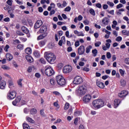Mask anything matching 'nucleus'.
Masks as SVG:
<instances>
[{"label": "nucleus", "mask_w": 129, "mask_h": 129, "mask_svg": "<svg viewBox=\"0 0 129 129\" xmlns=\"http://www.w3.org/2000/svg\"><path fill=\"white\" fill-rule=\"evenodd\" d=\"M44 58L50 64H54L56 60V55L51 51H46L44 53Z\"/></svg>", "instance_id": "obj_1"}, {"label": "nucleus", "mask_w": 129, "mask_h": 129, "mask_svg": "<svg viewBox=\"0 0 129 129\" xmlns=\"http://www.w3.org/2000/svg\"><path fill=\"white\" fill-rule=\"evenodd\" d=\"M87 91V87L85 85H83L79 87V89L76 91V93L79 96H80L81 95H84L86 93Z\"/></svg>", "instance_id": "obj_3"}, {"label": "nucleus", "mask_w": 129, "mask_h": 129, "mask_svg": "<svg viewBox=\"0 0 129 129\" xmlns=\"http://www.w3.org/2000/svg\"><path fill=\"white\" fill-rule=\"evenodd\" d=\"M32 70H33V67H29L27 70V71L29 72V73H31V72H32Z\"/></svg>", "instance_id": "obj_58"}, {"label": "nucleus", "mask_w": 129, "mask_h": 129, "mask_svg": "<svg viewBox=\"0 0 129 129\" xmlns=\"http://www.w3.org/2000/svg\"><path fill=\"white\" fill-rule=\"evenodd\" d=\"M35 76L36 77V78H40V77H41V75L38 73H36Z\"/></svg>", "instance_id": "obj_64"}, {"label": "nucleus", "mask_w": 129, "mask_h": 129, "mask_svg": "<svg viewBox=\"0 0 129 129\" xmlns=\"http://www.w3.org/2000/svg\"><path fill=\"white\" fill-rule=\"evenodd\" d=\"M124 61L125 64L129 65V57L125 58Z\"/></svg>", "instance_id": "obj_43"}, {"label": "nucleus", "mask_w": 129, "mask_h": 129, "mask_svg": "<svg viewBox=\"0 0 129 129\" xmlns=\"http://www.w3.org/2000/svg\"><path fill=\"white\" fill-rule=\"evenodd\" d=\"M69 108V103H66L64 105V109H68Z\"/></svg>", "instance_id": "obj_59"}, {"label": "nucleus", "mask_w": 129, "mask_h": 129, "mask_svg": "<svg viewBox=\"0 0 129 129\" xmlns=\"http://www.w3.org/2000/svg\"><path fill=\"white\" fill-rule=\"evenodd\" d=\"M26 118L27 121H28V122H30V123H35V120H34L33 118L28 116H27Z\"/></svg>", "instance_id": "obj_25"}, {"label": "nucleus", "mask_w": 129, "mask_h": 129, "mask_svg": "<svg viewBox=\"0 0 129 129\" xmlns=\"http://www.w3.org/2000/svg\"><path fill=\"white\" fill-rule=\"evenodd\" d=\"M122 7H123V5L121 4H119L116 6V9H120V8H122Z\"/></svg>", "instance_id": "obj_61"}, {"label": "nucleus", "mask_w": 129, "mask_h": 129, "mask_svg": "<svg viewBox=\"0 0 129 129\" xmlns=\"http://www.w3.org/2000/svg\"><path fill=\"white\" fill-rule=\"evenodd\" d=\"M40 114L41 115H42L43 117L45 116V112H44V110L42 109L40 111Z\"/></svg>", "instance_id": "obj_53"}, {"label": "nucleus", "mask_w": 129, "mask_h": 129, "mask_svg": "<svg viewBox=\"0 0 129 129\" xmlns=\"http://www.w3.org/2000/svg\"><path fill=\"white\" fill-rule=\"evenodd\" d=\"M33 55L35 58H40V52L38 50H35L33 52Z\"/></svg>", "instance_id": "obj_22"}, {"label": "nucleus", "mask_w": 129, "mask_h": 129, "mask_svg": "<svg viewBox=\"0 0 129 129\" xmlns=\"http://www.w3.org/2000/svg\"><path fill=\"white\" fill-rule=\"evenodd\" d=\"M50 84H51V85H53V86L55 85L56 84V82L53 79H50Z\"/></svg>", "instance_id": "obj_41"}, {"label": "nucleus", "mask_w": 129, "mask_h": 129, "mask_svg": "<svg viewBox=\"0 0 129 129\" xmlns=\"http://www.w3.org/2000/svg\"><path fill=\"white\" fill-rule=\"evenodd\" d=\"M56 80L57 84L60 86H64L66 84V80L61 75L56 76Z\"/></svg>", "instance_id": "obj_4"}, {"label": "nucleus", "mask_w": 129, "mask_h": 129, "mask_svg": "<svg viewBox=\"0 0 129 129\" xmlns=\"http://www.w3.org/2000/svg\"><path fill=\"white\" fill-rule=\"evenodd\" d=\"M72 71V67L68 65L66 66L63 67V73L65 74L69 73V72H71Z\"/></svg>", "instance_id": "obj_8"}, {"label": "nucleus", "mask_w": 129, "mask_h": 129, "mask_svg": "<svg viewBox=\"0 0 129 129\" xmlns=\"http://www.w3.org/2000/svg\"><path fill=\"white\" fill-rule=\"evenodd\" d=\"M7 4H8L9 6H12L13 5V0H8L7 1Z\"/></svg>", "instance_id": "obj_47"}, {"label": "nucleus", "mask_w": 129, "mask_h": 129, "mask_svg": "<svg viewBox=\"0 0 129 129\" xmlns=\"http://www.w3.org/2000/svg\"><path fill=\"white\" fill-rule=\"evenodd\" d=\"M26 59L27 61H28V62H30V63H32L34 61L33 57L30 55H26Z\"/></svg>", "instance_id": "obj_19"}, {"label": "nucleus", "mask_w": 129, "mask_h": 129, "mask_svg": "<svg viewBox=\"0 0 129 129\" xmlns=\"http://www.w3.org/2000/svg\"><path fill=\"white\" fill-rule=\"evenodd\" d=\"M54 70L52 67L50 66H45V74L48 77L52 76V75H54Z\"/></svg>", "instance_id": "obj_5"}, {"label": "nucleus", "mask_w": 129, "mask_h": 129, "mask_svg": "<svg viewBox=\"0 0 129 129\" xmlns=\"http://www.w3.org/2000/svg\"><path fill=\"white\" fill-rule=\"evenodd\" d=\"M128 93L126 91H122L121 92L118 93L119 97H125L127 95Z\"/></svg>", "instance_id": "obj_15"}, {"label": "nucleus", "mask_w": 129, "mask_h": 129, "mask_svg": "<svg viewBox=\"0 0 129 129\" xmlns=\"http://www.w3.org/2000/svg\"><path fill=\"white\" fill-rule=\"evenodd\" d=\"M82 82H83V79L79 76H76L73 81L74 84L76 85L81 84Z\"/></svg>", "instance_id": "obj_7"}, {"label": "nucleus", "mask_w": 129, "mask_h": 129, "mask_svg": "<svg viewBox=\"0 0 129 129\" xmlns=\"http://www.w3.org/2000/svg\"><path fill=\"white\" fill-rule=\"evenodd\" d=\"M1 68L4 70H10V67L6 65H2Z\"/></svg>", "instance_id": "obj_36"}, {"label": "nucleus", "mask_w": 129, "mask_h": 129, "mask_svg": "<svg viewBox=\"0 0 129 129\" xmlns=\"http://www.w3.org/2000/svg\"><path fill=\"white\" fill-rule=\"evenodd\" d=\"M40 61L42 64H45L46 63V60L43 58L40 59Z\"/></svg>", "instance_id": "obj_52"}, {"label": "nucleus", "mask_w": 129, "mask_h": 129, "mask_svg": "<svg viewBox=\"0 0 129 129\" xmlns=\"http://www.w3.org/2000/svg\"><path fill=\"white\" fill-rule=\"evenodd\" d=\"M96 85L99 87V88H101L102 89H103L104 87H105V86L104 85V83L97 80L96 81Z\"/></svg>", "instance_id": "obj_14"}, {"label": "nucleus", "mask_w": 129, "mask_h": 129, "mask_svg": "<svg viewBox=\"0 0 129 129\" xmlns=\"http://www.w3.org/2000/svg\"><path fill=\"white\" fill-rule=\"evenodd\" d=\"M42 25H43V22L42 20H38L34 25V28L35 29H39Z\"/></svg>", "instance_id": "obj_13"}, {"label": "nucleus", "mask_w": 129, "mask_h": 129, "mask_svg": "<svg viewBox=\"0 0 129 129\" xmlns=\"http://www.w3.org/2000/svg\"><path fill=\"white\" fill-rule=\"evenodd\" d=\"M79 37L80 36H82V37H83L84 36V34H83V32H82V31L81 32H79L78 33V35Z\"/></svg>", "instance_id": "obj_55"}, {"label": "nucleus", "mask_w": 129, "mask_h": 129, "mask_svg": "<svg viewBox=\"0 0 129 129\" xmlns=\"http://www.w3.org/2000/svg\"><path fill=\"white\" fill-rule=\"evenodd\" d=\"M17 96V92L15 91H10L8 94V99H14Z\"/></svg>", "instance_id": "obj_6"}, {"label": "nucleus", "mask_w": 129, "mask_h": 129, "mask_svg": "<svg viewBox=\"0 0 129 129\" xmlns=\"http://www.w3.org/2000/svg\"><path fill=\"white\" fill-rule=\"evenodd\" d=\"M82 70H83V71H86V72H89L90 69H89V68H88L84 67V68H83Z\"/></svg>", "instance_id": "obj_45"}, {"label": "nucleus", "mask_w": 129, "mask_h": 129, "mask_svg": "<svg viewBox=\"0 0 129 129\" xmlns=\"http://www.w3.org/2000/svg\"><path fill=\"white\" fill-rule=\"evenodd\" d=\"M53 94H54V95H56V96H59L60 97H62V95L58 92V91H53L52 92Z\"/></svg>", "instance_id": "obj_32"}, {"label": "nucleus", "mask_w": 129, "mask_h": 129, "mask_svg": "<svg viewBox=\"0 0 129 129\" xmlns=\"http://www.w3.org/2000/svg\"><path fill=\"white\" fill-rule=\"evenodd\" d=\"M53 105H54V106H55V107H57V108H60V106H59V104H58V103L57 102H54Z\"/></svg>", "instance_id": "obj_51"}, {"label": "nucleus", "mask_w": 129, "mask_h": 129, "mask_svg": "<svg viewBox=\"0 0 129 129\" xmlns=\"http://www.w3.org/2000/svg\"><path fill=\"white\" fill-rule=\"evenodd\" d=\"M80 43L79 42V41L77 40L75 42V47H79V46H80Z\"/></svg>", "instance_id": "obj_54"}, {"label": "nucleus", "mask_w": 129, "mask_h": 129, "mask_svg": "<svg viewBox=\"0 0 129 129\" xmlns=\"http://www.w3.org/2000/svg\"><path fill=\"white\" fill-rule=\"evenodd\" d=\"M93 105L95 108L99 109L104 106V102L102 99H97L93 101Z\"/></svg>", "instance_id": "obj_2"}, {"label": "nucleus", "mask_w": 129, "mask_h": 129, "mask_svg": "<svg viewBox=\"0 0 129 129\" xmlns=\"http://www.w3.org/2000/svg\"><path fill=\"white\" fill-rule=\"evenodd\" d=\"M23 81V79H20L18 81V84L20 87H22L23 86V84H22V82Z\"/></svg>", "instance_id": "obj_40"}, {"label": "nucleus", "mask_w": 129, "mask_h": 129, "mask_svg": "<svg viewBox=\"0 0 129 129\" xmlns=\"http://www.w3.org/2000/svg\"><path fill=\"white\" fill-rule=\"evenodd\" d=\"M120 100L118 99H116L114 101V108H117V107L120 104Z\"/></svg>", "instance_id": "obj_16"}, {"label": "nucleus", "mask_w": 129, "mask_h": 129, "mask_svg": "<svg viewBox=\"0 0 129 129\" xmlns=\"http://www.w3.org/2000/svg\"><path fill=\"white\" fill-rule=\"evenodd\" d=\"M83 100L85 103H88L91 100V95L90 94L85 95L83 98Z\"/></svg>", "instance_id": "obj_9"}, {"label": "nucleus", "mask_w": 129, "mask_h": 129, "mask_svg": "<svg viewBox=\"0 0 129 129\" xmlns=\"http://www.w3.org/2000/svg\"><path fill=\"white\" fill-rule=\"evenodd\" d=\"M78 21H82V19H83V17L81 15H79L78 18Z\"/></svg>", "instance_id": "obj_62"}, {"label": "nucleus", "mask_w": 129, "mask_h": 129, "mask_svg": "<svg viewBox=\"0 0 129 129\" xmlns=\"http://www.w3.org/2000/svg\"><path fill=\"white\" fill-rule=\"evenodd\" d=\"M121 33L122 35H124V36H129V31H127L125 30H122Z\"/></svg>", "instance_id": "obj_29"}, {"label": "nucleus", "mask_w": 129, "mask_h": 129, "mask_svg": "<svg viewBox=\"0 0 129 129\" xmlns=\"http://www.w3.org/2000/svg\"><path fill=\"white\" fill-rule=\"evenodd\" d=\"M6 81H1L0 84V89H5V88H6Z\"/></svg>", "instance_id": "obj_18"}, {"label": "nucleus", "mask_w": 129, "mask_h": 129, "mask_svg": "<svg viewBox=\"0 0 129 129\" xmlns=\"http://www.w3.org/2000/svg\"><path fill=\"white\" fill-rule=\"evenodd\" d=\"M92 53L93 57H96V56H97V53H98V51H97V49H95L92 50Z\"/></svg>", "instance_id": "obj_28"}, {"label": "nucleus", "mask_w": 129, "mask_h": 129, "mask_svg": "<svg viewBox=\"0 0 129 129\" xmlns=\"http://www.w3.org/2000/svg\"><path fill=\"white\" fill-rule=\"evenodd\" d=\"M25 52L26 54H28V55H30V54H32V49L31 48L27 47L25 49Z\"/></svg>", "instance_id": "obj_26"}, {"label": "nucleus", "mask_w": 129, "mask_h": 129, "mask_svg": "<svg viewBox=\"0 0 129 129\" xmlns=\"http://www.w3.org/2000/svg\"><path fill=\"white\" fill-rule=\"evenodd\" d=\"M119 72L120 73L121 76H123V77L124 76V74L125 73V71L122 70V69H119Z\"/></svg>", "instance_id": "obj_34"}, {"label": "nucleus", "mask_w": 129, "mask_h": 129, "mask_svg": "<svg viewBox=\"0 0 129 129\" xmlns=\"http://www.w3.org/2000/svg\"><path fill=\"white\" fill-rule=\"evenodd\" d=\"M22 99V98L20 96L17 97L15 100L13 101L12 102V104H13L15 106L16 105H18L19 103L21 101V100Z\"/></svg>", "instance_id": "obj_12"}, {"label": "nucleus", "mask_w": 129, "mask_h": 129, "mask_svg": "<svg viewBox=\"0 0 129 129\" xmlns=\"http://www.w3.org/2000/svg\"><path fill=\"white\" fill-rule=\"evenodd\" d=\"M55 10L53 9L51 11H50V12L49 13L50 16H52V15H54L55 14Z\"/></svg>", "instance_id": "obj_63"}, {"label": "nucleus", "mask_w": 129, "mask_h": 129, "mask_svg": "<svg viewBox=\"0 0 129 129\" xmlns=\"http://www.w3.org/2000/svg\"><path fill=\"white\" fill-rule=\"evenodd\" d=\"M71 11V7L68 6L64 9V12H70Z\"/></svg>", "instance_id": "obj_46"}, {"label": "nucleus", "mask_w": 129, "mask_h": 129, "mask_svg": "<svg viewBox=\"0 0 129 129\" xmlns=\"http://www.w3.org/2000/svg\"><path fill=\"white\" fill-rule=\"evenodd\" d=\"M31 114H36L37 113V109L35 108H32L30 110Z\"/></svg>", "instance_id": "obj_33"}, {"label": "nucleus", "mask_w": 129, "mask_h": 129, "mask_svg": "<svg viewBox=\"0 0 129 129\" xmlns=\"http://www.w3.org/2000/svg\"><path fill=\"white\" fill-rule=\"evenodd\" d=\"M106 57L108 59H110V58H111V54H110V52H107Z\"/></svg>", "instance_id": "obj_49"}, {"label": "nucleus", "mask_w": 129, "mask_h": 129, "mask_svg": "<svg viewBox=\"0 0 129 129\" xmlns=\"http://www.w3.org/2000/svg\"><path fill=\"white\" fill-rule=\"evenodd\" d=\"M120 84L122 87H124L126 85V81L123 79H121L120 81Z\"/></svg>", "instance_id": "obj_21"}, {"label": "nucleus", "mask_w": 129, "mask_h": 129, "mask_svg": "<svg viewBox=\"0 0 129 129\" xmlns=\"http://www.w3.org/2000/svg\"><path fill=\"white\" fill-rule=\"evenodd\" d=\"M110 22V19L108 17H104L102 20V25L101 26H107L109 22Z\"/></svg>", "instance_id": "obj_10"}, {"label": "nucleus", "mask_w": 129, "mask_h": 129, "mask_svg": "<svg viewBox=\"0 0 129 129\" xmlns=\"http://www.w3.org/2000/svg\"><path fill=\"white\" fill-rule=\"evenodd\" d=\"M107 12L108 14H110V15H112V16L114 15V10H111L110 11L107 10Z\"/></svg>", "instance_id": "obj_50"}, {"label": "nucleus", "mask_w": 129, "mask_h": 129, "mask_svg": "<svg viewBox=\"0 0 129 129\" xmlns=\"http://www.w3.org/2000/svg\"><path fill=\"white\" fill-rule=\"evenodd\" d=\"M101 45V42L97 41L96 43H95V46L96 47H99Z\"/></svg>", "instance_id": "obj_48"}, {"label": "nucleus", "mask_w": 129, "mask_h": 129, "mask_svg": "<svg viewBox=\"0 0 129 129\" xmlns=\"http://www.w3.org/2000/svg\"><path fill=\"white\" fill-rule=\"evenodd\" d=\"M17 49H19V50H23L24 49V45L23 44H19L17 47Z\"/></svg>", "instance_id": "obj_42"}, {"label": "nucleus", "mask_w": 129, "mask_h": 129, "mask_svg": "<svg viewBox=\"0 0 129 129\" xmlns=\"http://www.w3.org/2000/svg\"><path fill=\"white\" fill-rule=\"evenodd\" d=\"M90 14L92 15V16H95V11L93 10V9H91L89 11Z\"/></svg>", "instance_id": "obj_39"}, {"label": "nucleus", "mask_w": 129, "mask_h": 129, "mask_svg": "<svg viewBox=\"0 0 129 129\" xmlns=\"http://www.w3.org/2000/svg\"><path fill=\"white\" fill-rule=\"evenodd\" d=\"M45 44H46V41L45 40H41L39 42L40 47H43V46H45Z\"/></svg>", "instance_id": "obj_31"}, {"label": "nucleus", "mask_w": 129, "mask_h": 129, "mask_svg": "<svg viewBox=\"0 0 129 129\" xmlns=\"http://www.w3.org/2000/svg\"><path fill=\"white\" fill-rule=\"evenodd\" d=\"M122 40V37L121 36H118L116 38V41L117 42H120Z\"/></svg>", "instance_id": "obj_44"}, {"label": "nucleus", "mask_w": 129, "mask_h": 129, "mask_svg": "<svg viewBox=\"0 0 129 129\" xmlns=\"http://www.w3.org/2000/svg\"><path fill=\"white\" fill-rule=\"evenodd\" d=\"M107 5H108V6H109L111 8H113V7L114 6V4H113V3L111 2L110 1L107 2Z\"/></svg>", "instance_id": "obj_37"}, {"label": "nucleus", "mask_w": 129, "mask_h": 129, "mask_svg": "<svg viewBox=\"0 0 129 129\" xmlns=\"http://www.w3.org/2000/svg\"><path fill=\"white\" fill-rule=\"evenodd\" d=\"M79 55H83L85 52V47L84 45H81L78 49Z\"/></svg>", "instance_id": "obj_11"}, {"label": "nucleus", "mask_w": 129, "mask_h": 129, "mask_svg": "<svg viewBox=\"0 0 129 129\" xmlns=\"http://www.w3.org/2000/svg\"><path fill=\"white\" fill-rule=\"evenodd\" d=\"M23 129H29L30 126H29V125H28V124H27L26 123H24L23 124Z\"/></svg>", "instance_id": "obj_35"}, {"label": "nucleus", "mask_w": 129, "mask_h": 129, "mask_svg": "<svg viewBox=\"0 0 129 129\" xmlns=\"http://www.w3.org/2000/svg\"><path fill=\"white\" fill-rule=\"evenodd\" d=\"M9 88H13V87H15V86L14 85V82H13V81H9Z\"/></svg>", "instance_id": "obj_30"}, {"label": "nucleus", "mask_w": 129, "mask_h": 129, "mask_svg": "<svg viewBox=\"0 0 129 129\" xmlns=\"http://www.w3.org/2000/svg\"><path fill=\"white\" fill-rule=\"evenodd\" d=\"M8 49H10V46L9 45H6L4 48L5 51H6V52H8Z\"/></svg>", "instance_id": "obj_60"}, {"label": "nucleus", "mask_w": 129, "mask_h": 129, "mask_svg": "<svg viewBox=\"0 0 129 129\" xmlns=\"http://www.w3.org/2000/svg\"><path fill=\"white\" fill-rule=\"evenodd\" d=\"M21 30L22 31V32H23L24 33H25V34H29V29H28V28H27V27H25V26H22L21 28Z\"/></svg>", "instance_id": "obj_23"}, {"label": "nucleus", "mask_w": 129, "mask_h": 129, "mask_svg": "<svg viewBox=\"0 0 129 129\" xmlns=\"http://www.w3.org/2000/svg\"><path fill=\"white\" fill-rule=\"evenodd\" d=\"M45 32H47V27L46 26H42L39 30V33L43 34Z\"/></svg>", "instance_id": "obj_17"}, {"label": "nucleus", "mask_w": 129, "mask_h": 129, "mask_svg": "<svg viewBox=\"0 0 129 129\" xmlns=\"http://www.w3.org/2000/svg\"><path fill=\"white\" fill-rule=\"evenodd\" d=\"M91 49H92V46L89 45L86 48V54H89L90 53V51H91Z\"/></svg>", "instance_id": "obj_24"}, {"label": "nucleus", "mask_w": 129, "mask_h": 129, "mask_svg": "<svg viewBox=\"0 0 129 129\" xmlns=\"http://www.w3.org/2000/svg\"><path fill=\"white\" fill-rule=\"evenodd\" d=\"M14 56H15L16 57H21V55H20V53L18 52H15L14 53Z\"/></svg>", "instance_id": "obj_57"}, {"label": "nucleus", "mask_w": 129, "mask_h": 129, "mask_svg": "<svg viewBox=\"0 0 129 129\" xmlns=\"http://www.w3.org/2000/svg\"><path fill=\"white\" fill-rule=\"evenodd\" d=\"M46 37H47V33H43L38 36L37 40H42V39H44V38H46Z\"/></svg>", "instance_id": "obj_20"}, {"label": "nucleus", "mask_w": 129, "mask_h": 129, "mask_svg": "<svg viewBox=\"0 0 129 129\" xmlns=\"http://www.w3.org/2000/svg\"><path fill=\"white\" fill-rule=\"evenodd\" d=\"M83 23L85 25H89V21L88 20H85L83 21Z\"/></svg>", "instance_id": "obj_56"}, {"label": "nucleus", "mask_w": 129, "mask_h": 129, "mask_svg": "<svg viewBox=\"0 0 129 129\" xmlns=\"http://www.w3.org/2000/svg\"><path fill=\"white\" fill-rule=\"evenodd\" d=\"M6 58L7 60H9V61H11V60L13 59V55L10 53H7Z\"/></svg>", "instance_id": "obj_27"}, {"label": "nucleus", "mask_w": 129, "mask_h": 129, "mask_svg": "<svg viewBox=\"0 0 129 129\" xmlns=\"http://www.w3.org/2000/svg\"><path fill=\"white\" fill-rule=\"evenodd\" d=\"M81 114H82V113L79 111H77L74 113L75 116H79V115H81Z\"/></svg>", "instance_id": "obj_38"}]
</instances>
